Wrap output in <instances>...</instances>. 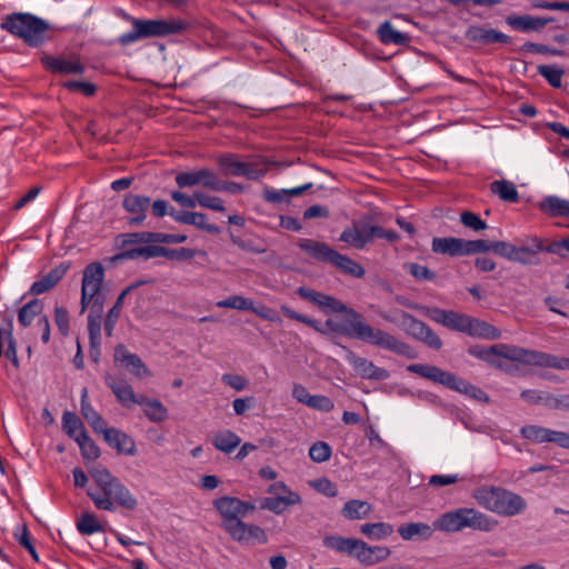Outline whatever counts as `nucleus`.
<instances>
[{
	"instance_id": "aec40b11",
	"label": "nucleus",
	"mask_w": 569,
	"mask_h": 569,
	"mask_svg": "<svg viewBox=\"0 0 569 569\" xmlns=\"http://www.w3.org/2000/svg\"><path fill=\"white\" fill-rule=\"evenodd\" d=\"M70 267L71 263L69 261L59 263L47 274L32 283L29 289V295L39 296L52 290L63 279Z\"/></svg>"
},
{
	"instance_id": "774afa93",
	"label": "nucleus",
	"mask_w": 569,
	"mask_h": 569,
	"mask_svg": "<svg viewBox=\"0 0 569 569\" xmlns=\"http://www.w3.org/2000/svg\"><path fill=\"white\" fill-rule=\"evenodd\" d=\"M548 409L569 411V393L550 395Z\"/></svg>"
},
{
	"instance_id": "37998d69",
	"label": "nucleus",
	"mask_w": 569,
	"mask_h": 569,
	"mask_svg": "<svg viewBox=\"0 0 569 569\" xmlns=\"http://www.w3.org/2000/svg\"><path fill=\"white\" fill-rule=\"evenodd\" d=\"M3 321L6 322L4 327V340L8 342V348L6 350V357L12 362L16 368H19V358L17 355V342L13 338V319L10 315H4Z\"/></svg>"
},
{
	"instance_id": "cd10ccee",
	"label": "nucleus",
	"mask_w": 569,
	"mask_h": 569,
	"mask_svg": "<svg viewBox=\"0 0 569 569\" xmlns=\"http://www.w3.org/2000/svg\"><path fill=\"white\" fill-rule=\"evenodd\" d=\"M432 251L436 253L448 254L450 257L465 256V239L455 237L432 239Z\"/></svg>"
},
{
	"instance_id": "bf43d9fd",
	"label": "nucleus",
	"mask_w": 569,
	"mask_h": 569,
	"mask_svg": "<svg viewBox=\"0 0 569 569\" xmlns=\"http://www.w3.org/2000/svg\"><path fill=\"white\" fill-rule=\"evenodd\" d=\"M200 169L194 171H181L176 174L174 181L180 189L200 186Z\"/></svg>"
},
{
	"instance_id": "58836bf2",
	"label": "nucleus",
	"mask_w": 569,
	"mask_h": 569,
	"mask_svg": "<svg viewBox=\"0 0 569 569\" xmlns=\"http://www.w3.org/2000/svg\"><path fill=\"white\" fill-rule=\"evenodd\" d=\"M240 442V437L231 430L219 431L212 438V445L214 448L224 453L232 452Z\"/></svg>"
},
{
	"instance_id": "b1692460",
	"label": "nucleus",
	"mask_w": 569,
	"mask_h": 569,
	"mask_svg": "<svg viewBox=\"0 0 569 569\" xmlns=\"http://www.w3.org/2000/svg\"><path fill=\"white\" fill-rule=\"evenodd\" d=\"M527 366L569 370V358L528 349Z\"/></svg>"
},
{
	"instance_id": "ea45409f",
	"label": "nucleus",
	"mask_w": 569,
	"mask_h": 569,
	"mask_svg": "<svg viewBox=\"0 0 569 569\" xmlns=\"http://www.w3.org/2000/svg\"><path fill=\"white\" fill-rule=\"evenodd\" d=\"M43 302L37 298L32 299L18 311V321L22 327H29L34 318L42 315Z\"/></svg>"
},
{
	"instance_id": "f257e3e1",
	"label": "nucleus",
	"mask_w": 569,
	"mask_h": 569,
	"mask_svg": "<svg viewBox=\"0 0 569 569\" xmlns=\"http://www.w3.org/2000/svg\"><path fill=\"white\" fill-rule=\"evenodd\" d=\"M323 329L326 331L325 336L339 333L393 351L398 355L407 356L409 353V346L390 333L371 327L365 321L363 316L356 310L353 316L343 315L342 321L332 318L327 319Z\"/></svg>"
},
{
	"instance_id": "864d4df0",
	"label": "nucleus",
	"mask_w": 569,
	"mask_h": 569,
	"mask_svg": "<svg viewBox=\"0 0 569 569\" xmlns=\"http://www.w3.org/2000/svg\"><path fill=\"white\" fill-rule=\"evenodd\" d=\"M220 308H230L237 310H253V301L242 296H231L228 299L221 300L217 303Z\"/></svg>"
},
{
	"instance_id": "f03ea898",
	"label": "nucleus",
	"mask_w": 569,
	"mask_h": 569,
	"mask_svg": "<svg viewBox=\"0 0 569 569\" xmlns=\"http://www.w3.org/2000/svg\"><path fill=\"white\" fill-rule=\"evenodd\" d=\"M90 477L97 488H90L87 495L98 510L113 512L118 508L133 511L138 507V499L128 487L106 467L97 466L89 470Z\"/></svg>"
},
{
	"instance_id": "338daca9",
	"label": "nucleus",
	"mask_w": 569,
	"mask_h": 569,
	"mask_svg": "<svg viewBox=\"0 0 569 569\" xmlns=\"http://www.w3.org/2000/svg\"><path fill=\"white\" fill-rule=\"evenodd\" d=\"M308 400V407L312 409H318L323 412H329L335 407L333 401L329 397L322 395L311 396V398H309Z\"/></svg>"
},
{
	"instance_id": "2f4dec72",
	"label": "nucleus",
	"mask_w": 569,
	"mask_h": 569,
	"mask_svg": "<svg viewBox=\"0 0 569 569\" xmlns=\"http://www.w3.org/2000/svg\"><path fill=\"white\" fill-rule=\"evenodd\" d=\"M300 501L301 498L297 492L288 490V495L283 497L279 496L264 498L261 502V508L280 515L288 506L298 505Z\"/></svg>"
},
{
	"instance_id": "dca6fc26",
	"label": "nucleus",
	"mask_w": 569,
	"mask_h": 569,
	"mask_svg": "<svg viewBox=\"0 0 569 569\" xmlns=\"http://www.w3.org/2000/svg\"><path fill=\"white\" fill-rule=\"evenodd\" d=\"M346 352V360L352 366L358 376L363 379L385 380L389 377V372L373 365L372 361L357 356L348 347L342 346Z\"/></svg>"
},
{
	"instance_id": "c85d7f7f",
	"label": "nucleus",
	"mask_w": 569,
	"mask_h": 569,
	"mask_svg": "<svg viewBox=\"0 0 569 569\" xmlns=\"http://www.w3.org/2000/svg\"><path fill=\"white\" fill-rule=\"evenodd\" d=\"M360 541V539L356 538L327 536L323 538V546L337 552L347 553L358 558Z\"/></svg>"
},
{
	"instance_id": "603ef678",
	"label": "nucleus",
	"mask_w": 569,
	"mask_h": 569,
	"mask_svg": "<svg viewBox=\"0 0 569 569\" xmlns=\"http://www.w3.org/2000/svg\"><path fill=\"white\" fill-rule=\"evenodd\" d=\"M339 240L355 247L356 249H363V240L360 234L359 223L353 222L352 227L345 229L340 234Z\"/></svg>"
},
{
	"instance_id": "bb28decb",
	"label": "nucleus",
	"mask_w": 569,
	"mask_h": 569,
	"mask_svg": "<svg viewBox=\"0 0 569 569\" xmlns=\"http://www.w3.org/2000/svg\"><path fill=\"white\" fill-rule=\"evenodd\" d=\"M42 64L53 73L81 74L84 72V66L79 60H66L44 54L41 58Z\"/></svg>"
},
{
	"instance_id": "1a4fd4ad",
	"label": "nucleus",
	"mask_w": 569,
	"mask_h": 569,
	"mask_svg": "<svg viewBox=\"0 0 569 569\" xmlns=\"http://www.w3.org/2000/svg\"><path fill=\"white\" fill-rule=\"evenodd\" d=\"M489 251H492L511 262H518L523 266H527V263L530 262L528 256L532 253V249L527 247V238L517 239L515 243L485 239H465V256L486 253Z\"/></svg>"
},
{
	"instance_id": "79ce46f5",
	"label": "nucleus",
	"mask_w": 569,
	"mask_h": 569,
	"mask_svg": "<svg viewBox=\"0 0 569 569\" xmlns=\"http://www.w3.org/2000/svg\"><path fill=\"white\" fill-rule=\"evenodd\" d=\"M62 429L68 437L77 441L80 439L79 433L87 432L81 419L71 411H64L62 415Z\"/></svg>"
},
{
	"instance_id": "393cba45",
	"label": "nucleus",
	"mask_w": 569,
	"mask_h": 569,
	"mask_svg": "<svg viewBox=\"0 0 569 569\" xmlns=\"http://www.w3.org/2000/svg\"><path fill=\"white\" fill-rule=\"evenodd\" d=\"M106 442L119 453L133 456L137 452L134 440L117 428H107L102 432Z\"/></svg>"
},
{
	"instance_id": "7ed1b4c3",
	"label": "nucleus",
	"mask_w": 569,
	"mask_h": 569,
	"mask_svg": "<svg viewBox=\"0 0 569 569\" xmlns=\"http://www.w3.org/2000/svg\"><path fill=\"white\" fill-rule=\"evenodd\" d=\"M213 506L221 516V527L234 541L240 543L267 542L268 537L261 527L242 521V518L256 509L254 505L234 497L223 496L216 499Z\"/></svg>"
},
{
	"instance_id": "f3484780",
	"label": "nucleus",
	"mask_w": 569,
	"mask_h": 569,
	"mask_svg": "<svg viewBox=\"0 0 569 569\" xmlns=\"http://www.w3.org/2000/svg\"><path fill=\"white\" fill-rule=\"evenodd\" d=\"M521 436L536 443L551 442L560 448L565 447L567 432L552 430L537 425H528L521 428Z\"/></svg>"
},
{
	"instance_id": "4d7b16f0",
	"label": "nucleus",
	"mask_w": 569,
	"mask_h": 569,
	"mask_svg": "<svg viewBox=\"0 0 569 569\" xmlns=\"http://www.w3.org/2000/svg\"><path fill=\"white\" fill-rule=\"evenodd\" d=\"M196 199L202 208L222 212L226 210L223 201L219 197L209 196L202 191L196 190Z\"/></svg>"
},
{
	"instance_id": "5fc2aeb1",
	"label": "nucleus",
	"mask_w": 569,
	"mask_h": 569,
	"mask_svg": "<svg viewBox=\"0 0 569 569\" xmlns=\"http://www.w3.org/2000/svg\"><path fill=\"white\" fill-rule=\"evenodd\" d=\"M331 447L323 441L315 442L309 449V457L312 461L321 463L330 459Z\"/></svg>"
},
{
	"instance_id": "6e6552de",
	"label": "nucleus",
	"mask_w": 569,
	"mask_h": 569,
	"mask_svg": "<svg viewBox=\"0 0 569 569\" xmlns=\"http://www.w3.org/2000/svg\"><path fill=\"white\" fill-rule=\"evenodd\" d=\"M498 521L473 508H459L442 515L433 526L448 532L461 531L465 528L490 532Z\"/></svg>"
},
{
	"instance_id": "c756f323",
	"label": "nucleus",
	"mask_w": 569,
	"mask_h": 569,
	"mask_svg": "<svg viewBox=\"0 0 569 569\" xmlns=\"http://www.w3.org/2000/svg\"><path fill=\"white\" fill-rule=\"evenodd\" d=\"M390 556V550L387 547L369 546L365 541H360L358 560L366 566H371L386 560Z\"/></svg>"
},
{
	"instance_id": "ddd939ff",
	"label": "nucleus",
	"mask_w": 569,
	"mask_h": 569,
	"mask_svg": "<svg viewBox=\"0 0 569 569\" xmlns=\"http://www.w3.org/2000/svg\"><path fill=\"white\" fill-rule=\"evenodd\" d=\"M104 278V269L100 262H92L84 268L81 290L94 298L91 308L103 309L104 296L101 293V286Z\"/></svg>"
},
{
	"instance_id": "a19ab883",
	"label": "nucleus",
	"mask_w": 569,
	"mask_h": 569,
	"mask_svg": "<svg viewBox=\"0 0 569 569\" xmlns=\"http://www.w3.org/2000/svg\"><path fill=\"white\" fill-rule=\"evenodd\" d=\"M492 193L497 194L502 201L517 203L519 201V193L516 186L508 180H495L490 184Z\"/></svg>"
},
{
	"instance_id": "a18cd8bd",
	"label": "nucleus",
	"mask_w": 569,
	"mask_h": 569,
	"mask_svg": "<svg viewBox=\"0 0 569 569\" xmlns=\"http://www.w3.org/2000/svg\"><path fill=\"white\" fill-rule=\"evenodd\" d=\"M378 36L381 42L386 44H403L408 40L405 33L393 29L390 21H385L380 24Z\"/></svg>"
},
{
	"instance_id": "a878e982",
	"label": "nucleus",
	"mask_w": 569,
	"mask_h": 569,
	"mask_svg": "<svg viewBox=\"0 0 569 569\" xmlns=\"http://www.w3.org/2000/svg\"><path fill=\"white\" fill-rule=\"evenodd\" d=\"M555 19L552 17L541 18V17H531L528 14L525 16H516L511 14L506 18V22L513 30L521 32H530V31H540L548 23L553 22Z\"/></svg>"
},
{
	"instance_id": "9b49d317",
	"label": "nucleus",
	"mask_w": 569,
	"mask_h": 569,
	"mask_svg": "<svg viewBox=\"0 0 569 569\" xmlns=\"http://www.w3.org/2000/svg\"><path fill=\"white\" fill-rule=\"evenodd\" d=\"M429 380L440 383L448 389L467 395L472 399L486 402L489 401L488 395L482 389L471 385L455 373L442 370L438 367L429 366Z\"/></svg>"
},
{
	"instance_id": "8fccbe9b",
	"label": "nucleus",
	"mask_w": 569,
	"mask_h": 569,
	"mask_svg": "<svg viewBox=\"0 0 569 569\" xmlns=\"http://www.w3.org/2000/svg\"><path fill=\"white\" fill-rule=\"evenodd\" d=\"M79 437L80 439H77L76 442L80 447L82 458L90 461L98 459L100 457V449L89 437L88 432H81Z\"/></svg>"
},
{
	"instance_id": "473e14b6",
	"label": "nucleus",
	"mask_w": 569,
	"mask_h": 569,
	"mask_svg": "<svg viewBox=\"0 0 569 569\" xmlns=\"http://www.w3.org/2000/svg\"><path fill=\"white\" fill-rule=\"evenodd\" d=\"M87 398L88 391L84 388L81 395V415L88 421V423L91 426L94 432L102 433L103 430L108 428L107 422L101 417V415L98 413L93 409V407L88 402Z\"/></svg>"
},
{
	"instance_id": "2eb2a0df",
	"label": "nucleus",
	"mask_w": 569,
	"mask_h": 569,
	"mask_svg": "<svg viewBox=\"0 0 569 569\" xmlns=\"http://www.w3.org/2000/svg\"><path fill=\"white\" fill-rule=\"evenodd\" d=\"M487 365L495 368L497 362L503 358L515 363L527 365L528 349L515 345L496 343L489 347Z\"/></svg>"
},
{
	"instance_id": "a211bd4d",
	"label": "nucleus",
	"mask_w": 569,
	"mask_h": 569,
	"mask_svg": "<svg viewBox=\"0 0 569 569\" xmlns=\"http://www.w3.org/2000/svg\"><path fill=\"white\" fill-rule=\"evenodd\" d=\"M114 362L121 363L129 373L139 379L151 376V371L144 365L142 359L138 355L131 353L123 345H118L116 347Z\"/></svg>"
},
{
	"instance_id": "680f3d73",
	"label": "nucleus",
	"mask_w": 569,
	"mask_h": 569,
	"mask_svg": "<svg viewBox=\"0 0 569 569\" xmlns=\"http://www.w3.org/2000/svg\"><path fill=\"white\" fill-rule=\"evenodd\" d=\"M460 221L465 227L472 229L473 231H481L487 229V223L477 213L472 211H463L460 214Z\"/></svg>"
},
{
	"instance_id": "c03bdc74",
	"label": "nucleus",
	"mask_w": 569,
	"mask_h": 569,
	"mask_svg": "<svg viewBox=\"0 0 569 569\" xmlns=\"http://www.w3.org/2000/svg\"><path fill=\"white\" fill-rule=\"evenodd\" d=\"M218 166L224 176L242 177L246 162L239 161L233 154H227L218 159Z\"/></svg>"
},
{
	"instance_id": "412c9836",
	"label": "nucleus",
	"mask_w": 569,
	"mask_h": 569,
	"mask_svg": "<svg viewBox=\"0 0 569 569\" xmlns=\"http://www.w3.org/2000/svg\"><path fill=\"white\" fill-rule=\"evenodd\" d=\"M104 381L123 407L131 408L133 405H138L140 396L133 392L132 387L124 379L107 373Z\"/></svg>"
},
{
	"instance_id": "4be33fe9",
	"label": "nucleus",
	"mask_w": 569,
	"mask_h": 569,
	"mask_svg": "<svg viewBox=\"0 0 569 569\" xmlns=\"http://www.w3.org/2000/svg\"><path fill=\"white\" fill-rule=\"evenodd\" d=\"M465 37L469 41L479 42L481 44L511 43V37L508 34H505L496 29H486L479 26H470L466 30Z\"/></svg>"
},
{
	"instance_id": "4468645a",
	"label": "nucleus",
	"mask_w": 569,
	"mask_h": 569,
	"mask_svg": "<svg viewBox=\"0 0 569 569\" xmlns=\"http://www.w3.org/2000/svg\"><path fill=\"white\" fill-rule=\"evenodd\" d=\"M297 293L302 299H306V300L312 302L313 305H316L317 307H319L320 309H322L326 313L337 312V313H341V315H351V316L355 315V309L348 307L339 299H337L332 296L316 291L311 288L299 287L297 289Z\"/></svg>"
},
{
	"instance_id": "4c0bfd02",
	"label": "nucleus",
	"mask_w": 569,
	"mask_h": 569,
	"mask_svg": "<svg viewBox=\"0 0 569 569\" xmlns=\"http://www.w3.org/2000/svg\"><path fill=\"white\" fill-rule=\"evenodd\" d=\"M539 208L549 216L569 218V201L557 196L546 197Z\"/></svg>"
},
{
	"instance_id": "e2e57ef3",
	"label": "nucleus",
	"mask_w": 569,
	"mask_h": 569,
	"mask_svg": "<svg viewBox=\"0 0 569 569\" xmlns=\"http://www.w3.org/2000/svg\"><path fill=\"white\" fill-rule=\"evenodd\" d=\"M522 51L531 52V53H540V54H549V56H563V51L557 48H551L546 44L535 43V42H526L521 47Z\"/></svg>"
},
{
	"instance_id": "13d9d810",
	"label": "nucleus",
	"mask_w": 569,
	"mask_h": 569,
	"mask_svg": "<svg viewBox=\"0 0 569 569\" xmlns=\"http://www.w3.org/2000/svg\"><path fill=\"white\" fill-rule=\"evenodd\" d=\"M427 531V525L422 522H411L398 528V532L403 540H412L416 537H422Z\"/></svg>"
},
{
	"instance_id": "e433bc0d",
	"label": "nucleus",
	"mask_w": 569,
	"mask_h": 569,
	"mask_svg": "<svg viewBox=\"0 0 569 569\" xmlns=\"http://www.w3.org/2000/svg\"><path fill=\"white\" fill-rule=\"evenodd\" d=\"M138 405L143 407V412L150 421L161 422L168 417L167 408L158 399L140 396Z\"/></svg>"
},
{
	"instance_id": "39448f33",
	"label": "nucleus",
	"mask_w": 569,
	"mask_h": 569,
	"mask_svg": "<svg viewBox=\"0 0 569 569\" xmlns=\"http://www.w3.org/2000/svg\"><path fill=\"white\" fill-rule=\"evenodd\" d=\"M472 497L480 507L503 517L519 515L527 508L520 495L501 487L481 486L473 491Z\"/></svg>"
},
{
	"instance_id": "052dcab7",
	"label": "nucleus",
	"mask_w": 569,
	"mask_h": 569,
	"mask_svg": "<svg viewBox=\"0 0 569 569\" xmlns=\"http://www.w3.org/2000/svg\"><path fill=\"white\" fill-rule=\"evenodd\" d=\"M200 186L210 190L219 192L221 179L217 173L208 168L200 169Z\"/></svg>"
},
{
	"instance_id": "69168bd1",
	"label": "nucleus",
	"mask_w": 569,
	"mask_h": 569,
	"mask_svg": "<svg viewBox=\"0 0 569 569\" xmlns=\"http://www.w3.org/2000/svg\"><path fill=\"white\" fill-rule=\"evenodd\" d=\"M54 322L62 336L69 333V312L64 307H57L54 309Z\"/></svg>"
},
{
	"instance_id": "de8ad7c7",
	"label": "nucleus",
	"mask_w": 569,
	"mask_h": 569,
	"mask_svg": "<svg viewBox=\"0 0 569 569\" xmlns=\"http://www.w3.org/2000/svg\"><path fill=\"white\" fill-rule=\"evenodd\" d=\"M77 529L81 535L90 536L94 532L103 531L102 525L99 522L96 515L91 512H83L77 520Z\"/></svg>"
},
{
	"instance_id": "09e8293b",
	"label": "nucleus",
	"mask_w": 569,
	"mask_h": 569,
	"mask_svg": "<svg viewBox=\"0 0 569 569\" xmlns=\"http://www.w3.org/2000/svg\"><path fill=\"white\" fill-rule=\"evenodd\" d=\"M537 71L548 81L552 88L559 89L562 87L561 80L565 74V70L562 68L557 66L541 64L538 66Z\"/></svg>"
},
{
	"instance_id": "423d86ee",
	"label": "nucleus",
	"mask_w": 569,
	"mask_h": 569,
	"mask_svg": "<svg viewBox=\"0 0 569 569\" xmlns=\"http://www.w3.org/2000/svg\"><path fill=\"white\" fill-rule=\"evenodd\" d=\"M0 27L34 48L51 38L50 24L31 13L14 12L8 14L3 18Z\"/></svg>"
},
{
	"instance_id": "c9c22d12",
	"label": "nucleus",
	"mask_w": 569,
	"mask_h": 569,
	"mask_svg": "<svg viewBox=\"0 0 569 569\" xmlns=\"http://www.w3.org/2000/svg\"><path fill=\"white\" fill-rule=\"evenodd\" d=\"M372 511V506L363 500L352 499L345 503L341 515L349 520L366 519Z\"/></svg>"
},
{
	"instance_id": "9d476101",
	"label": "nucleus",
	"mask_w": 569,
	"mask_h": 569,
	"mask_svg": "<svg viewBox=\"0 0 569 569\" xmlns=\"http://www.w3.org/2000/svg\"><path fill=\"white\" fill-rule=\"evenodd\" d=\"M298 247L312 259L319 262H328L338 268L341 272L355 277L362 278L366 273L363 267L329 247L326 242L312 239H300Z\"/></svg>"
},
{
	"instance_id": "6ab92c4d",
	"label": "nucleus",
	"mask_w": 569,
	"mask_h": 569,
	"mask_svg": "<svg viewBox=\"0 0 569 569\" xmlns=\"http://www.w3.org/2000/svg\"><path fill=\"white\" fill-rule=\"evenodd\" d=\"M122 206L131 214L128 218V223L139 226L146 220L147 210L150 208V198L143 194L127 193L123 197Z\"/></svg>"
},
{
	"instance_id": "0eeeda50",
	"label": "nucleus",
	"mask_w": 569,
	"mask_h": 569,
	"mask_svg": "<svg viewBox=\"0 0 569 569\" xmlns=\"http://www.w3.org/2000/svg\"><path fill=\"white\" fill-rule=\"evenodd\" d=\"M124 18L131 22L132 30L118 38L121 46H128L141 39L178 34L189 27L186 21L179 19H138L128 14Z\"/></svg>"
},
{
	"instance_id": "20e7f679",
	"label": "nucleus",
	"mask_w": 569,
	"mask_h": 569,
	"mask_svg": "<svg viewBox=\"0 0 569 569\" xmlns=\"http://www.w3.org/2000/svg\"><path fill=\"white\" fill-rule=\"evenodd\" d=\"M429 319L450 329L473 338L496 340L501 337L500 329L466 315L446 311L438 308L429 309Z\"/></svg>"
},
{
	"instance_id": "6e6d98bb",
	"label": "nucleus",
	"mask_w": 569,
	"mask_h": 569,
	"mask_svg": "<svg viewBox=\"0 0 569 569\" xmlns=\"http://www.w3.org/2000/svg\"><path fill=\"white\" fill-rule=\"evenodd\" d=\"M550 395L551 392L548 391L527 389L521 391L520 397L528 403L543 405L546 408H548Z\"/></svg>"
},
{
	"instance_id": "3c124183",
	"label": "nucleus",
	"mask_w": 569,
	"mask_h": 569,
	"mask_svg": "<svg viewBox=\"0 0 569 569\" xmlns=\"http://www.w3.org/2000/svg\"><path fill=\"white\" fill-rule=\"evenodd\" d=\"M148 236H150V231L122 233L117 237V244L127 250L129 244L151 243Z\"/></svg>"
},
{
	"instance_id": "49530a36",
	"label": "nucleus",
	"mask_w": 569,
	"mask_h": 569,
	"mask_svg": "<svg viewBox=\"0 0 569 569\" xmlns=\"http://www.w3.org/2000/svg\"><path fill=\"white\" fill-rule=\"evenodd\" d=\"M360 532L372 540H381L393 532V527L386 522L363 523L360 526Z\"/></svg>"
},
{
	"instance_id": "f8f14e48",
	"label": "nucleus",
	"mask_w": 569,
	"mask_h": 569,
	"mask_svg": "<svg viewBox=\"0 0 569 569\" xmlns=\"http://www.w3.org/2000/svg\"><path fill=\"white\" fill-rule=\"evenodd\" d=\"M527 247L532 249V253L528 256L530 262L527 266H538L540 263L539 254L541 252H548L557 254L560 258L569 257V237L559 241H551L537 236L527 237Z\"/></svg>"
},
{
	"instance_id": "f704fd0d",
	"label": "nucleus",
	"mask_w": 569,
	"mask_h": 569,
	"mask_svg": "<svg viewBox=\"0 0 569 569\" xmlns=\"http://www.w3.org/2000/svg\"><path fill=\"white\" fill-rule=\"evenodd\" d=\"M102 310L90 308V312L88 316V333L89 341L92 349V352L96 350L97 355L99 353V346L101 342V319H102Z\"/></svg>"
},
{
	"instance_id": "5701e85b",
	"label": "nucleus",
	"mask_w": 569,
	"mask_h": 569,
	"mask_svg": "<svg viewBox=\"0 0 569 569\" xmlns=\"http://www.w3.org/2000/svg\"><path fill=\"white\" fill-rule=\"evenodd\" d=\"M169 216L179 223L194 226L211 234H218L220 232L218 226L208 223L207 216L202 212L183 211L171 208Z\"/></svg>"
},
{
	"instance_id": "0e129e2a",
	"label": "nucleus",
	"mask_w": 569,
	"mask_h": 569,
	"mask_svg": "<svg viewBox=\"0 0 569 569\" xmlns=\"http://www.w3.org/2000/svg\"><path fill=\"white\" fill-rule=\"evenodd\" d=\"M151 243H182L188 237L186 234H172L163 232H150L148 236Z\"/></svg>"
},
{
	"instance_id": "72a5a7b5",
	"label": "nucleus",
	"mask_w": 569,
	"mask_h": 569,
	"mask_svg": "<svg viewBox=\"0 0 569 569\" xmlns=\"http://www.w3.org/2000/svg\"><path fill=\"white\" fill-rule=\"evenodd\" d=\"M142 282H136L127 287L117 298L116 303L109 310L107 318L104 320V332L108 337L112 336L116 323L120 317L121 308L127 295H129L133 289L138 288Z\"/></svg>"
},
{
	"instance_id": "7c9ffc66",
	"label": "nucleus",
	"mask_w": 569,
	"mask_h": 569,
	"mask_svg": "<svg viewBox=\"0 0 569 569\" xmlns=\"http://www.w3.org/2000/svg\"><path fill=\"white\" fill-rule=\"evenodd\" d=\"M164 248L157 244H149L146 247H137L123 250L119 254L114 257L117 260H127V259H143L148 260L154 257H164Z\"/></svg>"
}]
</instances>
